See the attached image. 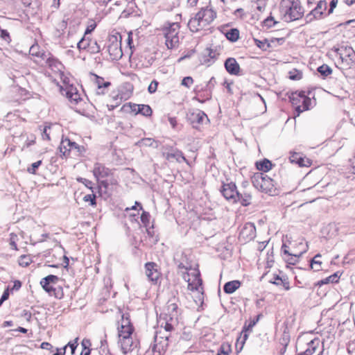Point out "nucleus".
Returning <instances> with one entry per match:
<instances>
[{"mask_svg":"<svg viewBox=\"0 0 355 355\" xmlns=\"http://www.w3.org/2000/svg\"><path fill=\"white\" fill-rule=\"evenodd\" d=\"M178 305L175 299L169 300L166 304V312L161 314L157 322L160 328H163L166 334L156 331L154 343L150 346L153 355H163L168 346L170 332L174 330L178 324Z\"/></svg>","mask_w":355,"mask_h":355,"instance_id":"nucleus-1","label":"nucleus"},{"mask_svg":"<svg viewBox=\"0 0 355 355\" xmlns=\"http://www.w3.org/2000/svg\"><path fill=\"white\" fill-rule=\"evenodd\" d=\"M216 17V12L208 6L202 8L188 23L189 30L198 32L209 25Z\"/></svg>","mask_w":355,"mask_h":355,"instance_id":"nucleus-2","label":"nucleus"},{"mask_svg":"<svg viewBox=\"0 0 355 355\" xmlns=\"http://www.w3.org/2000/svg\"><path fill=\"white\" fill-rule=\"evenodd\" d=\"M355 64V52L352 47L342 46L334 49V65L342 70L351 68Z\"/></svg>","mask_w":355,"mask_h":355,"instance_id":"nucleus-3","label":"nucleus"},{"mask_svg":"<svg viewBox=\"0 0 355 355\" xmlns=\"http://www.w3.org/2000/svg\"><path fill=\"white\" fill-rule=\"evenodd\" d=\"M280 10L286 21L297 20L304 15V9L299 0H282Z\"/></svg>","mask_w":355,"mask_h":355,"instance_id":"nucleus-4","label":"nucleus"},{"mask_svg":"<svg viewBox=\"0 0 355 355\" xmlns=\"http://www.w3.org/2000/svg\"><path fill=\"white\" fill-rule=\"evenodd\" d=\"M253 185L259 190L269 193L271 196L277 194L274 180L263 173H257L252 178Z\"/></svg>","mask_w":355,"mask_h":355,"instance_id":"nucleus-5","label":"nucleus"},{"mask_svg":"<svg viewBox=\"0 0 355 355\" xmlns=\"http://www.w3.org/2000/svg\"><path fill=\"white\" fill-rule=\"evenodd\" d=\"M180 25L177 22L171 23L164 30L165 44L168 49L175 48L179 44Z\"/></svg>","mask_w":355,"mask_h":355,"instance_id":"nucleus-6","label":"nucleus"},{"mask_svg":"<svg viewBox=\"0 0 355 355\" xmlns=\"http://www.w3.org/2000/svg\"><path fill=\"white\" fill-rule=\"evenodd\" d=\"M119 344L124 355H138V342L132 336L119 338Z\"/></svg>","mask_w":355,"mask_h":355,"instance_id":"nucleus-7","label":"nucleus"},{"mask_svg":"<svg viewBox=\"0 0 355 355\" xmlns=\"http://www.w3.org/2000/svg\"><path fill=\"white\" fill-rule=\"evenodd\" d=\"M77 46L80 50H86L92 54L97 53L101 51V47L96 40L85 35L78 42Z\"/></svg>","mask_w":355,"mask_h":355,"instance_id":"nucleus-8","label":"nucleus"},{"mask_svg":"<svg viewBox=\"0 0 355 355\" xmlns=\"http://www.w3.org/2000/svg\"><path fill=\"white\" fill-rule=\"evenodd\" d=\"M220 192L227 200L232 203L238 202L239 191H237L236 186L234 183H224L221 187Z\"/></svg>","mask_w":355,"mask_h":355,"instance_id":"nucleus-9","label":"nucleus"},{"mask_svg":"<svg viewBox=\"0 0 355 355\" xmlns=\"http://www.w3.org/2000/svg\"><path fill=\"white\" fill-rule=\"evenodd\" d=\"M59 149L60 152L62 153L64 156H66L72 150H76L79 153H82L85 151L83 146H79L76 142L71 141L67 138L62 139Z\"/></svg>","mask_w":355,"mask_h":355,"instance_id":"nucleus-10","label":"nucleus"},{"mask_svg":"<svg viewBox=\"0 0 355 355\" xmlns=\"http://www.w3.org/2000/svg\"><path fill=\"white\" fill-rule=\"evenodd\" d=\"M256 236V227L252 223H245L239 233V239L243 242L253 240Z\"/></svg>","mask_w":355,"mask_h":355,"instance_id":"nucleus-11","label":"nucleus"},{"mask_svg":"<svg viewBox=\"0 0 355 355\" xmlns=\"http://www.w3.org/2000/svg\"><path fill=\"white\" fill-rule=\"evenodd\" d=\"M145 274L150 282L156 284L160 277L158 266L154 262L146 263L145 264Z\"/></svg>","mask_w":355,"mask_h":355,"instance_id":"nucleus-12","label":"nucleus"},{"mask_svg":"<svg viewBox=\"0 0 355 355\" xmlns=\"http://www.w3.org/2000/svg\"><path fill=\"white\" fill-rule=\"evenodd\" d=\"M133 331L134 328L131 324L129 317L123 315L121 326L119 327V338L132 336Z\"/></svg>","mask_w":355,"mask_h":355,"instance_id":"nucleus-13","label":"nucleus"},{"mask_svg":"<svg viewBox=\"0 0 355 355\" xmlns=\"http://www.w3.org/2000/svg\"><path fill=\"white\" fill-rule=\"evenodd\" d=\"M192 276L193 279L192 282H190L189 279V273L186 272L183 274V279L188 282V289L193 291H198L199 287L202 285V281L200 277V272L198 270L194 271L192 273Z\"/></svg>","mask_w":355,"mask_h":355,"instance_id":"nucleus-14","label":"nucleus"},{"mask_svg":"<svg viewBox=\"0 0 355 355\" xmlns=\"http://www.w3.org/2000/svg\"><path fill=\"white\" fill-rule=\"evenodd\" d=\"M189 120L193 128H198V125L206 123L209 121L207 114L201 111L196 110L189 115Z\"/></svg>","mask_w":355,"mask_h":355,"instance_id":"nucleus-15","label":"nucleus"},{"mask_svg":"<svg viewBox=\"0 0 355 355\" xmlns=\"http://www.w3.org/2000/svg\"><path fill=\"white\" fill-rule=\"evenodd\" d=\"M46 64L55 73H60V78H62V76H64L63 69L64 66L63 64L55 57L52 56L50 53L49 55H47L46 58H45Z\"/></svg>","mask_w":355,"mask_h":355,"instance_id":"nucleus-16","label":"nucleus"},{"mask_svg":"<svg viewBox=\"0 0 355 355\" xmlns=\"http://www.w3.org/2000/svg\"><path fill=\"white\" fill-rule=\"evenodd\" d=\"M61 92L62 95L71 102L77 104L81 100L80 94L78 93L76 87L73 85H67L66 88L61 87Z\"/></svg>","mask_w":355,"mask_h":355,"instance_id":"nucleus-17","label":"nucleus"},{"mask_svg":"<svg viewBox=\"0 0 355 355\" xmlns=\"http://www.w3.org/2000/svg\"><path fill=\"white\" fill-rule=\"evenodd\" d=\"M163 156L169 162L175 160L179 163L182 162H187V159L184 156L182 152L178 149L171 148L168 151H164L163 153Z\"/></svg>","mask_w":355,"mask_h":355,"instance_id":"nucleus-18","label":"nucleus"},{"mask_svg":"<svg viewBox=\"0 0 355 355\" xmlns=\"http://www.w3.org/2000/svg\"><path fill=\"white\" fill-rule=\"evenodd\" d=\"M93 174L97 181L100 179L107 178L110 175L111 171L101 163H96L93 168Z\"/></svg>","mask_w":355,"mask_h":355,"instance_id":"nucleus-19","label":"nucleus"},{"mask_svg":"<svg viewBox=\"0 0 355 355\" xmlns=\"http://www.w3.org/2000/svg\"><path fill=\"white\" fill-rule=\"evenodd\" d=\"M226 71L231 75L240 74V66L234 58H228L224 63Z\"/></svg>","mask_w":355,"mask_h":355,"instance_id":"nucleus-20","label":"nucleus"},{"mask_svg":"<svg viewBox=\"0 0 355 355\" xmlns=\"http://www.w3.org/2000/svg\"><path fill=\"white\" fill-rule=\"evenodd\" d=\"M58 281V277L56 275H49L43 278L40 281L42 287L49 294L52 295V291H55V288H53L50 284H55Z\"/></svg>","mask_w":355,"mask_h":355,"instance_id":"nucleus-21","label":"nucleus"},{"mask_svg":"<svg viewBox=\"0 0 355 355\" xmlns=\"http://www.w3.org/2000/svg\"><path fill=\"white\" fill-rule=\"evenodd\" d=\"M289 159L291 162L296 163L300 166H308L310 165L309 159L305 157H302L297 153H292L289 157Z\"/></svg>","mask_w":355,"mask_h":355,"instance_id":"nucleus-22","label":"nucleus"},{"mask_svg":"<svg viewBox=\"0 0 355 355\" xmlns=\"http://www.w3.org/2000/svg\"><path fill=\"white\" fill-rule=\"evenodd\" d=\"M320 344L321 340L318 338H314L308 342L305 352L310 355H313L318 350Z\"/></svg>","mask_w":355,"mask_h":355,"instance_id":"nucleus-23","label":"nucleus"},{"mask_svg":"<svg viewBox=\"0 0 355 355\" xmlns=\"http://www.w3.org/2000/svg\"><path fill=\"white\" fill-rule=\"evenodd\" d=\"M29 54L33 57L41 58L42 60H44L45 58H46L47 55H49V53H46L44 51H41L40 50V46L37 44H33L30 47Z\"/></svg>","mask_w":355,"mask_h":355,"instance_id":"nucleus-24","label":"nucleus"},{"mask_svg":"<svg viewBox=\"0 0 355 355\" xmlns=\"http://www.w3.org/2000/svg\"><path fill=\"white\" fill-rule=\"evenodd\" d=\"M94 76H95V83L98 87L97 93L98 94H104V89L108 87L111 85V83L108 81H105L103 78L96 74H94Z\"/></svg>","mask_w":355,"mask_h":355,"instance_id":"nucleus-25","label":"nucleus"},{"mask_svg":"<svg viewBox=\"0 0 355 355\" xmlns=\"http://www.w3.org/2000/svg\"><path fill=\"white\" fill-rule=\"evenodd\" d=\"M241 286V282L239 280H233L225 284L223 286L224 292L227 294L233 293Z\"/></svg>","mask_w":355,"mask_h":355,"instance_id":"nucleus-26","label":"nucleus"},{"mask_svg":"<svg viewBox=\"0 0 355 355\" xmlns=\"http://www.w3.org/2000/svg\"><path fill=\"white\" fill-rule=\"evenodd\" d=\"M327 8V3L324 1H319L317 6L311 10L310 15H313L315 18L320 17L323 11Z\"/></svg>","mask_w":355,"mask_h":355,"instance_id":"nucleus-27","label":"nucleus"},{"mask_svg":"<svg viewBox=\"0 0 355 355\" xmlns=\"http://www.w3.org/2000/svg\"><path fill=\"white\" fill-rule=\"evenodd\" d=\"M270 282L277 286L282 285L285 290L288 291L290 289L289 282L286 278H282L278 275L275 276Z\"/></svg>","mask_w":355,"mask_h":355,"instance_id":"nucleus-28","label":"nucleus"},{"mask_svg":"<svg viewBox=\"0 0 355 355\" xmlns=\"http://www.w3.org/2000/svg\"><path fill=\"white\" fill-rule=\"evenodd\" d=\"M133 107L137 108V112L139 114H141L145 116H150L152 114V109L148 105L133 104Z\"/></svg>","mask_w":355,"mask_h":355,"instance_id":"nucleus-29","label":"nucleus"},{"mask_svg":"<svg viewBox=\"0 0 355 355\" xmlns=\"http://www.w3.org/2000/svg\"><path fill=\"white\" fill-rule=\"evenodd\" d=\"M176 263L180 269H184L188 271L191 268V264L189 262L187 255L184 253L182 254V261H176Z\"/></svg>","mask_w":355,"mask_h":355,"instance_id":"nucleus-30","label":"nucleus"},{"mask_svg":"<svg viewBox=\"0 0 355 355\" xmlns=\"http://www.w3.org/2000/svg\"><path fill=\"white\" fill-rule=\"evenodd\" d=\"M272 163L267 159H264L263 161L257 163V168L258 170L268 172L272 168Z\"/></svg>","mask_w":355,"mask_h":355,"instance_id":"nucleus-31","label":"nucleus"},{"mask_svg":"<svg viewBox=\"0 0 355 355\" xmlns=\"http://www.w3.org/2000/svg\"><path fill=\"white\" fill-rule=\"evenodd\" d=\"M227 40L231 42H236L239 37V31L236 28H232L225 33Z\"/></svg>","mask_w":355,"mask_h":355,"instance_id":"nucleus-32","label":"nucleus"},{"mask_svg":"<svg viewBox=\"0 0 355 355\" xmlns=\"http://www.w3.org/2000/svg\"><path fill=\"white\" fill-rule=\"evenodd\" d=\"M238 202H240L243 206H248L251 203V196L249 193H240L239 192Z\"/></svg>","mask_w":355,"mask_h":355,"instance_id":"nucleus-33","label":"nucleus"},{"mask_svg":"<svg viewBox=\"0 0 355 355\" xmlns=\"http://www.w3.org/2000/svg\"><path fill=\"white\" fill-rule=\"evenodd\" d=\"M320 257V254H317L311 261L310 266L315 271H318L320 270L322 264V262L319 260Z\"/></svg>","mask_w":355,"mask_h":355,"instance_id":"nucleus-34","label":"nucleus"},{"mask_svg":"<svg viewBox=\"0 0 355 355\" xmlns=\"http://www.w3.org/2000/svg\"><path fill=\"white\" fill-rule=\"evenodd\" d=\"M81 345L83 347L82 352L80 355H89L91 350L89 347L91 346L90 340L88 339H83Z\"/></svg>","mask_w":355,"mask_h":355,"instance_id":"nucleus-35","label":"nucleus"},{"mask_svg":"<svg viewBox=\"0 0 355 355\" xmlns=\"http://www.w3.org/2000/svg\"><path fill=\"white\" fill-rule=\"evenodd\" d=\"M299 96L302 99L303 109L300 110V107L298 106L297 107V110L299 112H302L303 110H309V103L311 101L310 98L306 97V96L304 95V92L300 93L299 94Z\"/></svg>","mask_w":355,"mask_h":355,"instance_id":"nucleus-36","label":"nucleus"},{"mask_svg":"<svg viewBox=\"0 0 355 355\" xmlns=\"http://www.w3.org/2000/svg\"><path fill=\"white\" fill-rule=\"evenodd\" d=\"M231 352V347L230 345L223 343L220 345L217 355H230Z\"/></svg>","mask_w":355,"mask_h":355,"instance_id":"nucleus-37","label":"nucleus"},{"mask_svg":"<svg viewBox=\"0 0 355 355\" xmlns=\"http://www.w3.org/2000/svg\"><path fill=\"white\" fill-rule=\"evenodd\" d=\"M155 142L154 139L151 138H144L140 139L136 143L137 146H152Z\"/></svg>","mask_w":355,"mask_h":355,"instance_id":"nucleus-38","label":"nucleus"},{"mask_svg":"<svg viewBox=\"0 0 355 355\" xmlns=\"http://www.w3.org/2000/svg\"><path fill=\"white\" fill-rule=\"evenodd\" d=\"M318 71L322 76H327L331 73L332 70L328 65L323 64L318 68Z\"/></svg>","mask_w":355,"mask_h":355,"instance_id":"nucleus-39","label":"nucleus"},{"mask_svg":"<svg viewBox=\"0 0 355 355\" xmlns=\"http://www.w3.org/2000/svg\"><path fill=\"white\" fill-rule=\"evenodd\" d=\"M302 77V73L301 71L293 69V71H289V78L293 80H300Z\"/></svg>","mask_w":355,"mask_h":355,"instance_id":"nucleus-40","label":"nucleus"},{"mask_svg":"<svg viewBox=\"0 0 355 355\" xmlns=\"http://www.w3.org/2000/svg\"><path fill=\"white\" fill-rule=\"evenodd\" d=\"M286 257H284L285 261L286 263L291 265H295L299 259V255L297 254H293L290 253V255H286Z\"/></svg>","mask_w":355,"mask_h":355,"instance_id":"nucleus-41","label":"nucleus"},{"mask_svg":"<svg viewBox=\"0 0 355 355\" xmlns=\"http://www.w3.org/2000/svg\"><path fill=\"white\" fill-rule=\"evenodd\" d=\"M85 202H89L90 205L95 206L96 205V195L94 193L87 194L83 197Z\"/></svg>","mask_w":355,"mask_h":355,"instance_id":"nucleus-42","label":"nucleus"},{"mask_svg":"<svg viewBox=\"0 0 355 355\" xmlns=\"http://www.w3.org/2000/svg\"><path fill=\"white\" fill-rule=\"evenodd\" d=\"M77 181L83 183L86 187L89 189L92 193H94V188L92 187L93 183L92 181L83 178H78Z\"/></svg>","mask_w":355,"mask_h":355,"instance_id":"nucleus-43","label":"nucleus"},{"mask_svg":"<svg viewBox=\"0 0 355 355\" xmlns=\"http://www.w3.org/2000/svg\"><path fill=\"white\" fill-rule=\"evenodd\" d=\"M42 160H39L36 162L33 163L31 166L27 168V171L31 174H36V170L42 164Z\"/></svg>","mask_w":355,"mask_h":355,"instance_id":"nucleus-44","label":"nucleus"},{"mask_svg":"<svg viewBox=\"0 0 355 355\" xmlns=\"http://www.w3.org/2000/svg\"><path fill=\"white\" fill-rule=\"evenodd\" d=\"M193 83V80L191 76L184 77L181 83V85L189 88Z\"/></svg>","mask_w":355,"mask_h":355,"instance_id":"nucleus-45","label":"nucleus"},{"mask_svg":"<svg viewBox=\"0 0 355 355\" xmlns=\"http://www.w3.org/2000/svg\"><path fill=\"white\" fill-rule=\"evenodd\" d=\"M96 22H94V21H91L87 26L84 35L87 36V35L90 34L96 28Z\"/></svg>","mask_w":355,"mask_h":355,"instance_id":"nucleus-46","label":"nucleus"},{"mask_svg":"<svg viewBox=\"0 0 355 355\" xmlns=\"http://www.w3.org/2000/svg\"><path fill=\"white\" fill-rule=\"evenodd\" d=\"M51 129V127L49 125H45L42 130V137L43 139L45 140H50V133L49 130Z\"/></svg>","mask_w":355,"mask_h":355,"instance_id":"nucleus-47","label":"nucleus"},{"mask_svg":"<svg viewBox=\"0 0 355 355\" xmlns=\"http://www.w3.org/2000/svg\"><path fill=\"white\" fill-rule=\"evenodd\" d=\"M158 86V82L155 80H153L148 86V90L150 94H153L156 92Z\"/></svg>","mask_w":355,"mask_h":355,"instance_id":"nucleus-48","label":"nucleus"},{"mask_svg":"<svg viewBox=\"0 0 355 355\" xmlns=\"http://www.w3.org/2000/svg\"><path fill=\"white\" fill-rule=\"evenodd\" d=\"M141 222L145 224V225H147L149 223V220H150V214L148 212H146V211H143L141 216Z\"/></svg>","mask_w":355,"mask_h":355,"instance_id":"nucleus-49","label":"nucleus"},{"mask_svg":"<svg viewBox=\"0 0 355 355\" xmlns=\"http://www.w3.org/2000/svg\"><path fill=\"white\" fill-rule=\"evenodd\" d=\"M332 277L333 275H330L320 281H318V283L316 284L317 286H321L324 284H329L330 282H333V280H332Z\"/></svg>","mask_w":355,"mask_h":355,"instance_id":"nucleus-50","label":"nucleus"},{"mask_svg":"<svg viewBox=\"0 0 355 355\" xmlns=\"http://www.w3.org/2000/svg\"><path fill=\"white\" fill-rule=\"evenodd\" d=\"M77 340H78V338H76L72 342H69L67 346V347H69L70 349H71V354H74L75 353V350L78 346V343H77Z\"/></svg>","mask_w":355,"mask_h":355,"instance_id":"nucleus-51","label":"nucleus"},{"mask_svg":"<svg viewBox=\"0 0 355 355\" xmlns=\"http://www.w3.org/2000/svg\"><path fill=\"white\" fill-rule=\"evenodd\" d=\"M275 23L276 22L274 21L272 17H268L267 19H266L263 21L264 26L268 28H271V27L274 26Z\"/></svg>","mask_w":355,"mask_h":355,"instance_id":"nucleus-52","label":"nucleus"},{"mask_svg":"<svg viewBox=\"0 0 355 355\" xmlns=\"http://www.w3.org/2000/svg\"><path fill=\"white\" fill-rule=\"evenodd\" d=\"M258 320H259V316L257 317L256 320H251L248 325L245 324V326L243 327V331H250L252 329V327L256 324Z\"/></svg>","mask_w":355,"mask_h":355,"instance_id":"nucleus-53","label":"nucleus"},{"mask_svg":"<svg viewBox=\"0 0 355 355\" xmlns=\"http://www.w3.org/2000/svg\"><path fill=\"white\" fill-rule=\"evenodd\" d=\"M54 295L56 298L61 299L63 297L62 289L61 287H58L55 288V291H52V295Z\"/></svg>","mask_w":355,"mask_h":355,"instance_id":"nucleus-54","label":"nucleus"},{"mask_svg":"<svg viewBox=\"0 0 355 355\" xmlns=\"http://www.w3.org/2000/svg\"><path fill=\"white\" fill-rule=\"evenodd\" d=\"M17 238V235L12 233L10 234V245H11L12 248L14 249V250H17V244L15 243V239Z\"/></svg>","mask_w":355,"mask_h":355,"instance_id":"nucleus-55","label":"nucleus"},{"mask_svg":"<svg viewBox=\"0 0 355 355\" xmlns=\"http://www.w3.org/2000/svg\"><path fill=\"white\" fill-rule=\"evenodd\" d=\"M112 49H114L116 51V56L114 57V58H116L118 57L119 58L121 57L122 52H121V49H118L117 47H116L115 46H112L109 47V51H111Z\"/></svg>","mask_w":355,"mask_h":355,"instance_id":"nucleus-56","label":"nucleus"},{"mask_svg":"<svg viewBox=\"0 0 355 355\" xmlns=\"http://www.w3.org/2000/svg\"><path fill=\"white\" fill-rule=\"evenodd\" d=\"M255 41V44H257V46L258 47H259L260 49H265L266 48V45L267 46H268V44H266V42H262V41H260L259 40H254Z\"/></svg>","mask_w":355,"mask_h":355,"instance_id":"nucleus-57","label":"nucleus"},{"mask_svg":"<svg viewBox=\"0 0 355 355\" xmlns=\"http://www.w3.org/2000/svg\"><path fill=\"white\" fill-rule=\"evenodd\" d=\"M288 342H289V336L284 334V336L282 338L281 344L284 346L287 347Z\"/></svg>","mask_w":355,"mask_h":355,"instance_id":"nucleus-58","label":"nucleus"},{"mask_svg":"<svg viewBox=\"0 0 355 355\" xmlns=\"http://www.w3.org/2000/svg\"><path fill=\"white\" fill-rule=\"evenodd\" d=\"M168 120L169 123L172 126L173 128H175L177 125V120L175 117L168 116Z\"/></svg>","mask_w":355,"mask_h":355,"instance_id":"nucleus-59","label":"nucleus"},{"mask_svg":"<svg viewBox=\"0 0 355 355\" xmlns=\"http://www.w3.org/2000/svg\"><path fill=\"white\" fill-rule=\"evenodd\" d=\"M8 297H9V289H8V288H7L3 293V295L1 297V302L6 301V300L8 299Z\"/></svg>","mask_w":355,"mask_h":355,"instance_id":"nucleus-60","label":"nucleus"},{"mask_svg":"<svg viewBox=\"0 0 355 355\" xmlns=\"http://www.w3.org/2000/svg\"><path fill=\"white\" fill-rule=\"evenodd\" d=\"M21 286V282L19 280H15L14 282V285H13V287H12V290H19Z\"/></svg>","mask_w":355,"mask_h":355,"instance_id":"nucleus-61","label":"nucleus"},{"mask_svg":"<svg viewBox=\"0 0 355 355\" xmlns=\"http://www.w3.org/2000/svg\"><path fill=\"white\" fill-rule=\"evenodd\" d=\"M52 347V345L46 342H44L41 344V348L45 349H49Z\"/></svg>","mask_w":355,"mask_h":355,"instance_id":"nucleus-62","label":"nucleus"},{"mask_svg":"<svg viewBox=\"0 0 355 355\" xmlns=\"http://www.w3.org/2000/svg\"><path fill=\"white\" fill-rule=\"evenodd\" d=\"M66 348H67V346H65L61 349H58L57 353L54 355H64L65 352H66Z\"/></svg>","mask_w":355,"mask_h":355,"instance_id":"nucleus-63","label":"nucleus"},{"mask_svg":"<svg viewBox=\"0 0 355 355\" xmlns=\"http://www.w3.org/2000/svg\"><path fill=\"white\" fill-rule=\"evenodd\" d=\"M287 248H288V246L285 243H283V245L282 246V250L283 251L284 254L286 255H286H290V253L288 251Z\"/></svg>","mask_w":355,"mask_h":355,"instance_id":"nucleus-64","label":"nucleus"}]
</instances>
